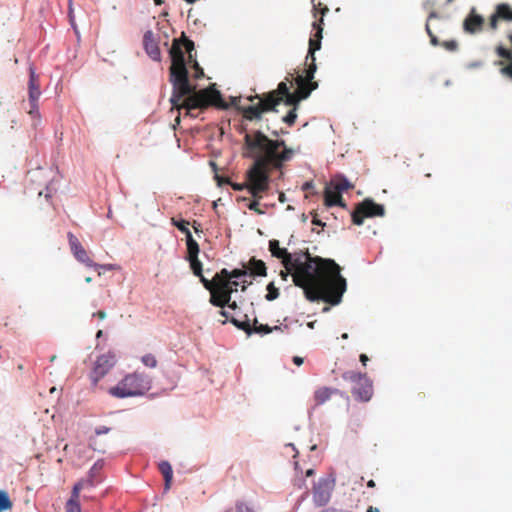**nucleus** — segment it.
Returning <instances> with one entry per match:
<instances>
[{
  "label": "nucleus",
  "mask_w": 512,
  "mask_h": 512,
  "mask_svg": "<svg viewBox=\"0 0 512 512\" xmlns=\"http://www.w3.org/2000/svg\"><path fill=\"white\" fill-rule=\"evenodd\" d=\"M184 49L192 59L194 42L187 39L184 35L182 39H174L170 48L171 66L170 82L173 86V92L170 99L172 108L180 110L185 108L188 113L193 109H205L209 106H215L220 109H227L228 104L222 99L221 93L214 87L195 91L188 78V70L185 64Z\"/></svg>",
  "instance_id": "1"
},
{
  "label": "nucleus",
  "mask_w": 512,
  "mask_h": 512,
  "mask_svg": "<svg viewBox=\"0 0 512 512\" xmlns=\"http://www.w3.org/2000/svg\"><path fill=\"white\" fill-rule=\"evenodd\" d=\"M340 271V266L334 260L315 256L292 270V278L294 284L304 290L309 301L323 300L337 305L347 286Z\"/></svg>",
  "instance_id": "2"
},
{
  "label": "nucleus",
  "mask_w": 512,
  "mask_h": 512,
  "mask_svg": "<svg viewBox=\"0 0 512 512\" xmlns=\"http://www.w3.org/2000/svg\"><path fill=\"white\" fill-rule=\"evenodd\" d=\"M244 145L245 156L254 160L249 168L253 197L262 198V194L269 188L270 171L281 169L293 158L295 151L284 140L270 139L261 131L246 134Z\"/></svg>",
  "instance_id": "3"
},
{
  "label": "nucleus",
  "mask_w": 512,
  "mask_h": 512,
  "mask_svg": "<svg viewBox=\"0 0 512 512\" xmlns=\"http://www.w3.org/2000/svg\"><path fill=\"white\" fill-rule=\"evenodd\" d=\"M312 3L314 17L316 18L318 13L321 14V17L318 21L313 23V28L316 32L314 36L309 40V49L306 56V62H310L308 64V68L305 71V76L298 75L295 78L297 89L293 92V95H289L287 99V106H298L301 100L308 98L311 92L318 88V83L313 81L315 72L317 70L315 63V52L321 48L323 16L329 11V9L326 5H322L320 1L316 3L315 0H313Z\"/></svg>",
  "instance_id": "4"
},
{
  "label": "nucleus",
  "mask_w": 512,
  "mask_h": 512,
  "mask_svg": "<svg viewBox=\"0 0 512 512\" xmlns=\"http://www.w3.org/2000/svg\"><path fill=\"white\" fill-rule=\"evenodd\" d=\"M289 95H293L286 82H280L277 89L270 91L262 96L256 94L248 98L249 101L258 99V103L255 105H249L246 107H239L242 115L247 120H259L264 112L276 111V106L281 102L287 105V99Z\"/></svg>",
  "instance_id": "5"
},
{
  "label": "nucleus",
  "mask_w": 512,
  "mask_h": 512,
  "mask_svg": "<svg viewBox=\"0 0 512 512\" xmlns=\"http://www.w3.org/2000/svg\"><path fill=\"white\" fill-rule=\"evenodd\" d=\"M152 380L143 372L127 374L116 386L109 389V393L116 398L142 396L150 390Z\"/></svg>",
  "instance_id": "6"
},
{
  "label": "nucleus",
  "mask_w": 512,
  "mask_h": 512,
  "mask_svg": "<svg viewBox=\"0 0 512 512\" xmlns=\"http://www.w3.org/2000/svg\"><path fill=\"white\" fill-rule=\"evenodd\" d=\"M384 215V206L374 202L371 198H366L358 203L351 213L353 224L358 226L363 224L365 218L383 217Z\"/></svg>",
  "instance_id": "7"
},
{
  "label": "nucleus",
  "mask_w": 512,
  "mask_h": 512,
  "mask_svg": "<svg viewBox=\"0 0 512 512\" xmlns=\"http://www.w3.org/2000/svg\"><path fill=\"white\" fill-rule=\"evenodd\" d=\"M116 362V355L113 352L109 351L98 356L90 372V380L92 384L96 386L98 382L114 367Z\"/></svg>",
  "instance_id": "8"
},
{
  "label": "nucleus",
  "mask_w": 512,
  "mask_h": 512,
  "mask_svg": "<svg viewBox=\"0 0 512 512\" xmlns=\"http://www.w3.org/2000/svg\"><path fill=\"white\" fill-rule=\"evenodd\" d=\"M30 77H29V110L28 114L31 116L33 120L39 121V110H38V100L41 95L40 85L38 82V77L35 74L33 67L29 68Z\"/></svg>",
  "instance_id": "9"
},
{
  "label": "nucleus",
  "mask_w": 512,
  "mask_h": 512,
  "mask_svg": "<svg viewBox=\"0 0 512 512\" xmlns=\"http://www.w3.org/2000/svg\"><path fill=\"white\" fill-rule=\"evenodd\" d=\"M229 321L238 329L243 330L247 335H251L252 333L264 335L276 330H281L280 326L270 327L267 324H259L257 318H254L253 324H251L247 315H245V320L243 321H240L234 317L230 318Z\"/></svg>",
  "instance_id": "10"
},
{
  "label": "nucleus",
  "mask_w": 512,
  "mask_h": 512,
  "mask_svg": "<svg viewBox=\"0 0 512 512\" xmlns=\"http://www.w3.org/2000/svg\"><path fill=\"white\" fill-rule=\"evenodd\" d=\"M199 251H200V249H199L198 243L190 241L189 247L187 248L186 259L189 261L190 267H191L194 275L200 278V281L202 282L204 287L207 290H212V286H213L212 282L210 280L206 279L202 274V271H203L202 263L198 259Z\"/></svg>",
  "instance_id": "11"
},
{
  "label": "nucleus",
  "mask_w": 512,
  "mask_h": 512,
  "mask_svg": "<svg viewBox=\"0 0 512 512\" xmlns=\"http://www.w3.org/2000/svg\"><path fill=\"white\" fill-rule=\"evenodd\" d=\"M495 52L499 57L495 65L499 67L501 75L512 80V50L499 45L496 47Z\"/></svg>",
  "instance_id": "12"
},
{
  "label": "nucleus",
  "mask_w": 512,
  "mask_h": 512,
  "mask_svg": "<svg viewBox=\"0 0 512 512\" xmlns=\"http://www.w3.org/2000/svg\"><path fill=\"white\" fill-rule=\"evenodd\" d=\"M67 237H68L70 249H71L73 255L75 256V258L79 262L85 264L88 267L97 266L92 261V259L88 256L87 251L84 249V247L81 245V243L79 242V240L73 233L69 232Z\"/></svg>",
  "instance_id": "13"
},
{
  "label": "nucleus",
  "mask_w": 512,
  "mask_h": 512,
  "mask_svg": "<svg viewBox=\"0 0 512 512\" xmlns=\"http://www.w3.org/2000/svg\"><path fill=\"white\" fill-rule=\"evenodd\" d=\"M331 485L327 480H320L313 488V501L316 506L326 505L331 498Z\"/></svg>",
  "instance_id": "14"
},
{
  "label": "nucleus",
  "mask_w": 512,
  "mask_h": 512,
  "mask_svg": "<svg viewBox=\"0 0 512 512\" xmlns=\"http://www.w3.org/2000/svg\"><path fill=\"white\" fill-rule=\"evenodd\" d=\"M353 396L362 402H368L373 395V384L368 378H364L359 384H356L352 388Z\"/></svg>",
  "instance_id": "15"
},
{
  "label": "nucleus",
  "mask_w": 512,
  "mask_h": 512,
  "mask_svg": "<svg viewBox=\"0 0 512 512\" xmlns=\"http://www.w3.org/2000/svg\"><path fill=\"white\" fill-rule=\"evenodd\" d=\"M484 25V19L482 16L476 14V9L473 7L469 15L463 22V28L466 32L474 34L482 29Z\"/></svg>",
  "instance_id": "16"
},
{
  "label": "nucleus",
  "mask_w": 512,
  "mask_h": 512,
  "mask_svg": "<svg viewBox=\"0 0 512 512\" xmlns=\"http://www.w3.org/2000/svg\"><path fill=\"white\" fill-rule=\"evenodd\" d=\"M143 44L145 51L150 56V58L155 61H159L161 58V52L152 31L149 30L145 32L143 37Z\"/></svg>",
  "instance_id": "17"
},
{
  "label": "nucleus",
  "mask_w": 512,
  "mask_h": 512,
  "mask_svg": "<svg viewBox=\"0 0 512 512\" xmlns=\"http://www.w3.org/2000/svg\"><path fill=\"white\" fill-rule=\"evenodd\" d=\"M269 251L273 257L281 260L283 266L291 264V253L286 248H281L278 240L273 239L269 241Z\"/></svg>",
  "instance_id": "18"
},
{
  "label": "nucleus",
  "mask_w": 512,
  "mask_h": 512,
  "mask_svg": "<svg viewBox=\"0 0 512 512\" xmlns=\"http://www.w3.org/2000/svg\"><path fill=\"white\" fill-rule=\"evenodd\" d=\"M324 204L327 207L340 206L345 207L346 204L343 201L341 193L336 191L330 185H327L324 191Z\"/></svg>",
  "instance_id": "19"
},
{
  "label": "nucleus",
  "mask_w": 512,
  "mask_h": 512,
  "mask_svg": "<svg viewBox=\"0 0 512 512\" xmlns=\"http://www.w3.org/2000/svg\"><path fill=\"white\" fill-rule=\"evenodd\" d=\"M248 270V274L251 276H266L267 275V267L266 264L262 260H258L252 257L249 260L248 266L246 267Z\"/></svg>",
  "instance_id": "20"
},
{
  "label": "nucleus",
  "mask_w": 512,
  "mask_h": 512,
  "mask_svg": "<svg viewBox=\"0 0 512 512\" xmlns=\"http://www.w3.org/2000/svg\"><path fill=\"white\" fill-rule=\"evenodd\" d=\"M311 257L312 256L308 249H306L305 251L300 250L298 252L291 254V264L284 267L289 272H292V270H294L296 267H298L300 264L310 259Z\"/></svg>",
  "instance_id": "21"
},
{
  "label": "nucleus",
  "mask_w": 512,
  "mask_h": 512,
  "mask_svg": "<svg viewBox=\"0 0 512 512\" xmlns=\"http://www.w3.org/2000/svg\"><path fill=\"white\" fill-rule=\"evenodd\" d=\"M329 185L331 187H333L339 193H342L344 191L354 188V185L352 183H350L349 180L341 174L335 175L332 178Z\"/></svg>",
  "instance_id": "22"
},
{
  "label": "nucleus",
  "mask_w": 512,
  "mask_h": 512,
  "mask_svg": "<svg viewBox=\"0 0 512 512\" xmlns=\"http://www.w3.org/2000/svg\"><path fill=\"white\" fill-rule=\"evenodd\" d=\"M209 291L211 293L209 301L213 306L220 307L223 309L226 306V304H228L229 301L224 296L221 288L212 286V290Z\"/></svg>",
  "instance_id": "23"
},
{
  "label": "nucleus",
  "mask_w": 512,
  "mask_h": 512,
  "mask_svg": "<svg viewBox=\"0 0 512 512\" xmlns=\"http://www.w3.org/2000/svg\"><path fill=\"white\" fill-rule=\"evenodd\" d=\"M338 392L337 389H332L328 387H320L314 393V400L317 405H322L327 400L331 398L333 394Z\"/></svg>",
  "instance_id": "24"
},
{
  "label": "nucleus",
  "mask_w": 512,
  "mask_h": 512,
  "mask_svg": "<svg viewBox=\"0 0 512 512\" xmlns=\"http://www.w3.org/2000/svg\"><path fill=\"white\" fill-rule=\"evenodd\" d=\"M159 471L164 477L165 480V489H170L172 479H173V470L172 466L168 461H162L158 465Z\"/></svg>",
  "instance_id": "25"
},
{
  "label": "nucleus",
  "mask_w": 512,
  "mask_h": 512,
  "mask_svg": "<svg viewBox=\"0 0 512 512\" xmlns=\"http://www.w3.org/2000/svg\"><path fill=\"white\" fill-rule=\"evenodd\" d=\"M172 224L177 227L182 233L185 234L186 236V246L187 248L189 247V243L190 241L192 242H196V240H194L189 228H188V225H189V222L184 220V219H181V220H176L175 218H172Z\"/></svg>",
  "instance_id": "26"
},
{
  "label": "nucleus",
  "mask_w": 512,
  "mask_h": 512,
  "mask_svg": "<svg viewBox=\"0 0 512 512\" xmlns=\"http://www.w3.org/2000/svg\"><path fill=\"white\" fill-rule=\"evenodd\" d=\"M497 16L503 21H512V7L507 3H500L496 6Z\"/></svg>",
  "instance_id": "27"
},
{
  "label": "nucleus",
  "mask_w": 512,
  "mask_h": 512,
  "mask_svg": "<svg viewBox=\"0 0 512 512\" xmlns=\"http://www.w3.org/2000/svg\"><path fill=\"white\" fill-rule=\"evenodd\" d=\"M238 285H239V282L236 280H233V281L224 280L223 283H221L220 288L223 291V294L228 301L231 300L232 293L237 291Z\"/></svg>",
  "instance_id": "28"
},
{
  "label": "nucleus",
  "mask_w": 512,
  "mask_h": 512,
  "mask_svg": "<svg viewBox=\"0 0 512 512\" xmlns=\"http://www.w3.org/2000/svg\"><path fill=\"white\" fill-rule=\"evenodd\" d=\"M366 374H362L355 371H346L342 374V378L346 381L353 383L354 385L359 384L364 378H366Z\"/></svg>",
  "instance_id": "29"
},
{
  "label": "nucleus",
  "mask_w": 512,
  "mask_h": 512,
  "mask_svg": "<svg viewBox=\"0 0 512 512\" xmlns=\"http://www.w3.org/2000/svg\"><path fill=\"white\" fill-rule=\"evenodd\" d=\"M221 275L228 277L231 280L238 279V278L248 275V270L245 266L243 269H234L232 271H228L226 268H223L221 270Z\"/></svg>",
  "instance_id": "30"
},
{
  "label": "nucleus",
  "mask_w": 512,
  "mask_h": 512,
  "mask_svg": "<svg viewBox=\"0 0 512 512\" xmlns=\"http://www.w3.org/2000/svg\"><path fill=\"white\" fill-rule=\"evenodd\" d=\"M103 464L98 461L96 462L89 471V479L86 480L87 485L93 486L97 480L95 479L97 475L100 473Z\"/></svg>",
  "instance_id": "31"
},
{
  "label": "nucleus",
  "mask_w": 512,
  "mask_h": 512,
  "mask_svg": "<svg viewBox=\"0 0 512 512\" xmlns=\"http://www.w3.org/2000/svg\"><path fill=\"white\" fill-rule=\"evenodd\" d=\"M13 503L10 500L8 493L4 490H0V512L11 510Z\"/></svg>",
  "instance_id": "32"
},
{
  "label": "nucleus",
  "mask_w": 512,
  "mask_h": 512,
  "mask_svg": "<svg viewBox=\"0 0 512 512\" xmlns=\"http://www.w3.org/2000/svg\"><path fill=\"white\" fill-rule=\"evenodd\" d=\"M230 186L235 191H242L244 189H247L249 191V193L253 196V192H252L253 190L251 189L252 184H251V181L249 179V169L246 172V182L245 183H234V182H231Z\"/></svg>",
  "instance_id": "33"
},
{
  "label": "nucleus",
  "mask_w": 512,
  "mask_h": 512,
  "mask_svg": "<svg viewBox=\"0 0 512 512\" xmlns=\"http://www.w3.org/2000/svg\"><path fill=\"white\" fill-rule=\"evenodd\" d=\"M267 294L265 296L266 300L268 301H273L275 299H277L279 297V290L277 287H275L274 283L273 282H270L268 285H267Z\"/></svg>",
  "instance_id": "34"
},
{
  "label": "nucleus",
  "mask_w": 512,
  "mask_h": 512,
  "mask_svg": "<svg viewBox=\"0 0 512 512\" xmlns=\"http://www.w3.org/2000/svg\"><path fill=\"white\" fill-rule=\"evenodd\" d=\"M86 481L84 480H81L79 482H77L73 489H72V492H71V497L69 500H74L75 502H79V497H80V491L81 489L86 485Z\"/></svg>",
  "instance_id": "35"
},
{
  "label": "nucleus",
  "mask_w": 512,
  "mask_h": 512,
  "mask_svg": "<svg viewBox=\"0 0 512 512\" xmlns=\"http://www.w3.org/2000/svg\"><path fill=\"white\" fill-rule=\"evenodd\" d=\"M86 481L84 480H81L79 482H77L73 489H72V492H71V497L69 500H74L75 502H79V497H80V491L81 489L86 485Z\"/></svg>",
  "instance_id": "36"
},
{
  "label": "nucleus",
  "mask_w": 512,
  "mask_h": 512,
  "mask_svg": "<svg viewBox=\"0 0 512 512\" xmlns=\"http://www.w3.org/2000/svg\"><path fill=\"white\" fill-rule=\"evenodd\" d=\"M293 108L288 112L287 115H285L283 118H282V121L286 124H288L289 126H292L294 125V123L296 122V119H297V113H296V110H297V107L298 106H292Z\"/></svg>",
  "instance_id": "37"
},
{
  "label": "nucleus",
  "mask_w": 512,
  "mask_h": 512,
  "mask_svg": "<svg viewBox=\"0 0 512 512\" xmlns=\"http://www.w3.org/2000/svg\"><path fill=\"white\" fill-rule=\"evenodd\" d=\"M141 362L149 368H155L157 366V359L153 354H146L141 358Z\"/></svg>",
  "instance_id": "38"
},
{
  "label": "nucleus",
  "mask_w": 512,
  "mask_h": 512,
  "mask_svg": "<svg viewBox=\"0 0 512 512\" xmlns=\"http://www.w3.org/2000/svg\"><path fill=\"white\" fill-rule=\"evenodd\" d=\"M66 512H81V506L79 502L74 500H68L65 506Z\"/></svg>",
  "instance_id": "39"
},
{
  "label": "nucleus",
  "mask_w": 512,
  "mask_h": 512,
  "mask_svg": "<svg viewBox=\"0 0 512 512\" xmlns=\"http://www.w3.org/2000/svg\"><path fill=\"white\" fill-rule=\"evenodd\" d=\"M224 280L232 281L230 278L225 277L221 275V271L219 273H216L213 279L211 280L213 287L220 288L221 283H223Z\"/></svg>",
  "instance_id": "40"
},
{
  "label": "nucleus",
  "mask_w": 512,
  "mask_h": 512,
  "mask_svg": "<svg viewBox=\"0 0 512 512\" xmlns=\"http://www.w3.org/2000/svg\"><path fill=\"white\" fill-rule=\"evenodd\" d=\"M254 198H255V200L251 201V202L248 204V208H249L250 210L255 211V212H256L257 214H259V215L264 214V211H262V210L259 208V201H258V200H259L260 198H259V197H254Z\"/></svg>",
  "instance_id": "41"
},
{
  "label": "nucleus",
  "mask_w": 512,
  "mask_h": 512,
  "mask_svg": "<svg viewBox=\"0 0 512 512\" xmlns=\"http://www.w3.org/2000/svg\"><path fill=\"white\" fill-rule=\"evenodd\" d=\"M501 20L499 16H497V12L491 15L489 19V26L492 30H496L498 28V21Z\"/></svg>",
  "instance_id": "42"
},
{
  "label": "nucleus",
  "mask_w": 512,
  "mask_h": 512,
  "mask_svg": "<svg viewBox=\"0 0 512 512\" xmlns=\"http://www.w3.org/2000/svg\"><path fill=\"white\" fill-rule=\"evenodd\" d=\"M425 29H426L427 34H428V35H429V37H430V42H431V44H432V45H434V46L438 45V43H439L438 38H437V37L434 35V33L432 32V30L430 29V26H429V24H428V23L426 24Z\"/></svg>",
  "instance_id": "43"
},
{
  "label": "nucleus",
  "mask_w": 512,
  "mask_h": 512,
  "mask_svg": "<svg viewBox=\"0 0 512 512\" xmlns=\"http://www.w3.org/2000/svg\"><path fill=\"white\" fill-rule=\"evenodd\" d=\"M216 182H217V185L218 186H222L223 184H229L231 183L230 179L228 177H224V176H220L219 174L215 173V176H214Z\"/></svg>",
  "instance_id": "44"
},
{
  "label": "nucleus",
  "mask_w": 512,
  "mask_h": 512,
  "mask_svg": "<svg viewBox=\"0 0 512 512\" xmlns=\"http://www.w3.org/2000/svg\"><path fill=\"white\" fill-rule=\"evenodd\" d=\"M193 68L195 70V74H194V77L195 78H201L203 75H204V71L203 69L199 66L198 62L197 61H194V65H193Z\"/></svg>",
  "instance_id": "45"
},
{
  "label": "nucleus",
  "mask_w": 512,
  "mask_h": 512,
  "mask_svg": "<svg viewBox=\"0 0 512 512\" xmlns=\"http://www.w3.org/2000/svg\"><path fill=\"white\" fill-rule=\"evenodd\" d=\"M312 216H313V218H312L313 225L320 226L322 228L325 227L326 224L324 222H322L320 219H318V215L316 212H313Z\"/></svg>",
  "instance_id": "46"
},
{
  "label": "nucleus",
  "mask_w": 512,
  "mask_h": 512,
  "mask_svg": "<svg viewBox=\"0 0 512 512\" xmlns=\"http://www.w3.org/2000/svg\"><path fill=\"white\" fill-rule=\"evenodd\" d=\"M237 512H254L252 508H250L248 505L240 503L236 507Z\"/></svg>",
  "instance_id": "47"
},
{
  "label": "nucleus",
  "mask_w": 512,
  "mask_h": 512,
  "mask_svg": "<svg viewBox=\"0 0 512 512\" xmlns=\"http://www.w3.org/2000/svg\"><path fill=\"white\" fill-rule=\"evenodd\" d=\"M69 18H70L71 25H72V26L74 27V29L76 30V27H75V19H74V15H73L72 0H69Z\"/></svg>",
  "instance_id": "48"
},
{
  "label": "nucleus",
  "mask_w": 512,
  "mask_h": 512,
  "mask_svg": "<svg viewBox=\"0 0 512 512\" xmlns=\"http://www.w3.org/2000/svg\"><path fill=\"white\" fill-rule=\"evenodd\" d=\"M443 46L448 50H455L457 48V43L455 41H446L443 43Z\"/></svg>",
  "instance_id": "49"
},
{
  "label": "nucleus",
  "mask_w": 512,
  "mask_h": 512,
  "mask_svg": "<svg viewBox=\"0 0 512 512\" xmlns=\"http://www.w3.org/2000/svg\"><path fill=\"white\" fill-rule=\"evenodd\" d=\"M109 431H110V428H108L106 426H101V427L96 428L95 433H96V435H102V434L108 433Z\"/></svg>",
  "instance_id": "50"
},
{
  "label": "nucleus",
  "mask_w": 512,
  "mask_h": 512,
  "mask_svg": "<svg viewBox=\"0 0 512 512\" xmlns=\"http://www.w3.org/2000/svg\"><path fill=\"white\" fill-rule=\"evenodd\" d=\"M314 188V184L312 181H307L305 182L303 185H302V190L303 191H308L310 189Z\"/></svg>",
  "instance_id": "51"
},
{
  "label": "nucleus",
  "mask_w": 512,
  "mask_h": 512,
  "mask_svg": "<svg viewBox=\"0 0 512 512\" xmlns=\"http://www.w3.org/2000/svg\"><path fill=\"white\" fill-rule=\"evenodd\" d=\"M303 361H304V360H303V358H302V357H300V356H294V357H293V363H294L295 365H297V366L302 365V364H303Z\"/></svg>",
  "instance_id": "52"
},
{
  "label": "nucleus",
  "mask_w": 512,
  "mask_h": 512,
  "mask_svg": "<svg viewBox=\"0 0 512 512\" xmlns=\"http://www.w3.org/2000/svg\"><path fill=\"white\" fill-rule=\"evenodd\" d=\"M93 316H96V317H98L100 320H103V319H105V318H106V313H105V311L100 310V311H98V312L94 313V314H93Z\"/></svg>",
  "instance_id": "53"
},
{
  "label": "nucleus",
  "mask_w": 512,
  "mask_h": 512,
  "mask_svg": "<svg viewBox=\"0 0 512 512\" xmlns=\"http://www.w3.org/2000/svg\"><path fill=\"white\" fill-rule=\"evenodd\" d=\"M359 360L365 366L367 364V362L369 361V358L366 354H361L359 356Z\"/></svg>",
  "instance_id": "54"
},
{
  "label": "nucleus",
  "mask_w": 512,
  "mask_h": 512,
  "mask_svg": "<svg viewBox=\"0 0 512 512\" xmlns=\"http://www.w3.org/2000/svg\"><path fill=\"white\" fill-rule=\"evenodd\" d=\"M251 284H252V281L243 280V282H242V286H241V291H243V292H244V291L247 289V287H248L249 285H251Z\"/></svg>",
  "instance_id": "55"
},
{
  "label": "nucleus",
  "mask_w": 512,
  "mask_h": 512,
  "mask_svg": "<svg viewBox=\"0 0 512 512\" xmlns=\"http://www.w3.org/2000/svg\"><path fill=\"white\" fill-rule=\"evenodd\" d=\"M226 306H228L232 310H235L238 308L237 303L235 301L231 302V300L228 302V304H226Z\"/></svg>",
  "instance_id": "56"
},
{
  "label": "nucleus",
  "mask_w": 512,
  "mask_h": 512,
  "mask_svg": "<svg viewBox=\"0 0 512 512\" xmlns=\"http://www.w3.org/2000/svg\"><path fill=\"white\" fill-rule=\"evenodd\" d=\"M286 200H287V199H286L285 194H284L283 192H280V194H279V201H280L281 203H285V202H286Z\"/></svg>",
  "instance_id": "57"
},
{
  "label": "nucleus",
  "mask_w": 512,
  "mask_h": 512,
  "mask_svg": "<svg viewBox=\"0 0 512 512\" xmlns=\"http://www.w3.org/2000/svg\"><path fill=\"white\" fill-rule=\"evenodd\" d=\"M200 227V224H197L196 222L193 223V229L196 233H199L201 232V230L199 229Z\"/></svg>",
  "instance_id": "58"
},
{
  "label": "nucleus",
  "mask_w": 512,
  "mask_h": 512,
  "mask_svg": "<svg viewBox=\"0 0 512 512\" xmlns=\"http://www.w3.org/2000/svg\"><path fill=\"white\" fill-rule=\"evenodd\" d=\"M367 512H380L378 508L369 506L367 509Z\"/></svg>",
  "instance_id": "59"
},
{
  "label": "nucleus",
  "mask_w": 512,
  "mask_h": 512,
  "mask_svg": "<svg viewBox=\"0 0 512 512\" xmlns=\"http://www.w3.org/2000/svg\"><path fill=\"white\" fill-rule=\"evenodd\" d=\"M315 473L314 469H308L305 473L307 477L313 476Z\"/></svg>",
  "instance_id": "60"
},
{
  "label": "nucleus",
  "mask_w": 512,
  "mask_h": 512,
  "mask_svg": "<svg viewBox=\"0 0 512 512\" xmlns=\"http://www.w3.org/2000/svg\"><path fill=\"white\" fill-rule=\"evenodd\" d=\"M288 273H290L288 270L286 272L284 271H281L280 275L282 277L283 280H286L287 277H288Z\"/></svg>",
  "instance_id": "61"
},
{
  "label": "nucleus",
  "mask_w": 512,
  "mask_h": 512,
  "mask_svg": "<svg viewBox=\"0 0 512 512\" xmlns=\"http://www.w3.org/2000/svg\"><path fill=\"white\" fill-rule=\"evenodd\" d=\"M375 485H376V484H375L374 480H369V481L367 482V486H368V487H370V488H374V487H375Z\"/></svg>",
  "instance_id": "62"
},
{
  "label": "nucleus",
  "mask_w": 512,
  "mask_h": 512,
  "mask_svg": "<svg viewBox=\"0 0 512 512\" xmlns=\"http://www.w3.org/2000/svg\"><path fill=\"white\" fill-rule=\"evenodd\" d=\"M315 323H316V321L308 322V323H307V326H308L310 329H313V328L315 327Z\"/></svg>",
  "instance_id": "63"
},
{
  "label": "nucleus",
  "mask_w": 512,
  "mask_h": 512,
  "mask_svg": "<svg viewBox=\"0 0 512 512\" xmlns=\"http://www.w3.org/2000/svg\"><path fill=\"white\" fill-rule=\"evenodd\" d=\"M220 315H222L223 317H225L226 319H228V313H227L225 310H221V311H220Z\"/></svg>",
  "instance_id": "64"
}]
</instances>
